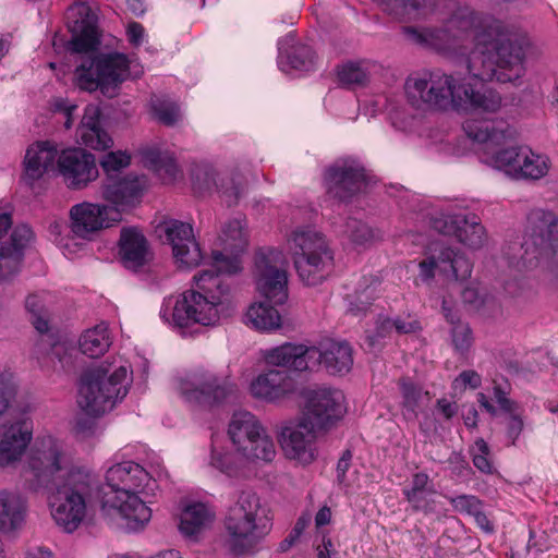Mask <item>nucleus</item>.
Listing matches in <instances>:
<instances>
[{
  "label": "nucleus",
  "mask_w": 558,
  "mask_h": 558,
  "mask_svg": "<svg viewBox=\"0 0 558 558\" xmlns=\"http://www.w3.org/2000/svg\"><path fill=\"white\" fill-rule=\"evenodd\" d=\"M223 529V547L231 555H253L269 534L271 519L256 493L242 490L226 513Z\"/></svg>",
  "instance_id": "obj_7"
},
{
  "label": "nucleus",
  "mask_w": 558,
  "mask_h": 558,
  "mask_svg": "<svg viewBox=\"0 0 558 558\" xmlns=\"http://www.w3.org/2000/svg\"><path fill=\"white\" fill-rule=\"evenodd\" d=\"M130 384L131 372L126 363L101 364L82 376L78 407L89 416L104 415L126 397Z\"/></svg>",
  "instance_id": "obj_8"
},
{
  "label": "nucleus",
  "mask_w": 558,
  "mask_h": 558,
  "mask_svg": "<svg viewBox=\"0 0 558 558\" xmlns=\"http://www.w3.org/2000/svg\"><path fill=\"white\" fill-rule=\"evenodd\" d=\"M395 330L393 318L379 316L376 322V333L368 336L369 343L373 345L378 339L389 336Z\"/></svg>",
  "instance_id": "obj_59"
},
{
  "label": "nucleus",
  "mask_w": 558,
  "mask_h": 558,
  "mask_svg": "<svg viewBox=\"0 0 558 558\" xmlns=\"http://www.w3.org/2000/svg\"><path fill=\"white\" fill-rule=\"evenodd\" d=\"M384 10L403 21L427 20L442 16L448 7L447 0H378Z\"/></svg>",
  "instance_id": "obj_27"
},
{
  "label": "nucleus",
  "mask_w": 558,
  "mask_h": 558,
  "mask_svg": "<svg viewBox=\"0 0 558 558\" xmlns=\"http://www.w3.org/2000/svg\"><path fill=\"white\" fill-rule=\"evenodd\" d=\"M151 107L157 119L165 125L172 126L181 118L180 108L174 102L156 99Z\"/></svg>",
  "instance_id": "obj_45"
},
{
  "label": "nucleus",
  "mask_w": 558,
  "mask_h": 558,
  "mask_svg": "<svg viewBox=\"0 0 558 558\" xmlns=\"http://www.w3.org/2000/svg\"><path fill=\"white\" fill-rule=\"evenodd\" d=\"M126 33H128L129 41L132 45L137 47L143 43L144 36H145V29L142 24H140L137 22L130 23L128 25Z\"/></svg>",
  "instance_id": "obj_62"
},
{
  "label": "nucleus",
  "mask_w": 558,
  "mask_h": 558,
  "mask_svg": "<svg viewBox=\"0 0 558 558\" xmlns=\"http://www.w3.org/2000/svg\"><path fill=\"white\" fill-rule=\"evenodd\" d=\"M28 506L19 492L0 490V533L9 535L22 530L26 522Z\"/></svg>",
  "instance_id": "obj_28"
},
{
  "label": "nucleus",
  "mask_w": 558,
  "mask_h": 558,
  "mask_svg": "<svg viewBox=\"0 0 558 558\" xmlns=\"http://www.w3.org/2000/svg\"><path fill=\"white\" fill-rule=\"evenodd\" d=\"M378 286V281L376 279H372L371 283L365 286L364 288H360L355 292V302L351 301L349 305V312L353 315H359L364 313L371 302L376 296V287Z\"/></svg>",
  "instance_id": "obj_47"
},
{
  "label": "nucleus",
  "mask_w": 558,
  "mask_h": 558,
  "mask_svg": "<svg viewBox=\"0 0 558 558\" xmlns=\"http://www.w3.org/2000/svg\"><path fill=\"white\" fill-rule=\"evenodd\" d=\"M218 183L219 189L217 190L222 193L227 205L232 206L236 204L241 194L240 186L230 178H220Z\"/></svg>",
  "instance_id": "obj_55"
},
{
  "label": "nucleus",
  "mask_w": 558,
  "mask_h": 558,
  "mask_svg": "<svg viewBox=\"0 0 558 558\" xmlns=\"http://www.w3.org/2000/svg\"><path fill=\"white\" fill-rule=\"evenodd\" d=\"M365 169L354 158H339L324 174L327 192L341 202L351 199L365 185Z\"/></svg>",
  "instance_id": "obj_17"
},
{
  "label": "nucleus",
  "mask_w": 558,
  "mask_h": 558,
  "mask_svg": "<svg viewBox=\"0 0 558 558\" xmlns=\"http://www.w3.org/2000/svg\"><path fill=\"white\" fill-rule=\"evenodd\" d=\"M142 157L145 166L156 172L165 183H172L181 177V170L171 153L146 148L142 151Z\"/></svg>",
  "instance_id": "obj_37"
},
{
  "label": "nucleus",
  "mask_w": 558,
  "mask_h": 558,
  "mask_svg": "<svg viewBox=\"0 0 558 558\" xmlns=\"http://www.w3.org/2000/svg\"><path fill=\"white\" fill-rule=\"evenodd\" d=\"M59 154L51 143L41 142L31 146L26 150L24 166L25 179L33 183L40 179L46 172L56 171Z\"/></svg>",
  "instance_id": "obj_31"
},
{
  "label": "nucleus",
  "mask_w": 558,
  "mask_h": 558,
  "mask_svg": "<svg viewBox=\"0 0 558 558\" xmlns=\"http://www.w3.org/2000/svg\"><path fill=\"white\" fill-rule=\"evenodd\" d=\"M322 434L318 428L298 416L280 424L278 441L286 458L308 465L318 456L316 441Z\"/></svg>",
  "instance_id": "obj_16"
},
{
  "label": "nucleus",
  "mask_w": 558,
  "mask_h": 558,
  "mask_svg": "<svg viewBox=\"0 0 558 558\" xmlns=\"http://www.w3.org/2000/svg\"><path fill=\"white\" fill-rule=\"evenodd\" d=\"M312 369L322 365L329 374L343 375L353 365V352L347 341L328 339L319 347H311Z\"/></svg>",
  "instance_id": "obj_26"
},
{
  "label": "nucleus",
  "mask_w": 558,
  "mask_h": 558,
  "mask_svg": "<svg viewBox=\"0 0 558 558\" xmlns=\"http://www.w3.org/2000/svg\"><path fill=\"white\" fill-rule=\"evenodd\" d=\"M129 75V60L118 52L85 58L75 70L78 88L89 93L100 89L109 97L114 96V89Z\"/></svg>",
  "instance_id": "obj_10"
},
{
  "label": "nucleus",
  "mask_w": 558,
  "mask_h": 558,
  "mask_svg": "<svg viewBox=\"0 0 558 558\" xmlns=\"http://www.w3.org/2000/svg\"><path fill=\"white\" fill-rule=\"evenodd\" d=\"M454 386L458 387L459 385L463 388L471 387L472 389H476L482 384V378L478 373L475 371L469 369L463 371L453 381Z\"/></svg>",
  "instance_id": "obj_60"
},
{
  "label": "nucleus",
  "mask_w": 558,
  "mask_h": 558,
  "mask_svg": "<svg viewBox=\"0 0 558 558\" xmlns=\"http://www.w3.org/2000/svg\"><path fill=\"white\" fill-rule=\"evenodd\" d=\"M284 255L275 248L259 251L255 257V280L258 292L275 305L288 300V276Z\"/></svg>",
  "instance_id": "obj_15"
},
{
  "label": "nucleus",
  "mask_w": 558,
  "mask_h": 558,
  "mask_svg": "<svg viewBox=\"0 0 558 558\" xmlns=\"http://www.w3.org/2000/svg\"><path fill=\"white\" fill-rule=\"evenodd\" d=\"M461 296L464 303L470 304L474 308H478L482 304L477 290L473 287H466L462 290Z\"/></svg>",
  "instance_id": "obj_64"
},
{
  "label": "nucleus",
  "mask_w": 558,
  "mask_h": 558,
  "mask_svg": "<svg viewBox=\"0 0 558 558\" xmlns=\"http://www.w3.org/2000/svg\"><path fill=\"white\" fill-rule=\"evenodd\" d=\"M147 189L148 181L145 175L130 173L107 177L101 186V197L107 202L111 220L119 222L123 214L138 207Z\"/></svg>",
  "instance_id": "obj_13"
},
{
  "label": "nucleus",
  "mask_w": 558,
  "mask_h": 558,
  "mask_svg": "<svg viewBox=\"0 0 558 558\" xmlns=\"http://www.w3.org/2000/svg\"><path fill=\"white\" fill-rule=\"evenodd\" d=\"M296 391V381L287 371L268 369L260 373L250 384L251 395L258 400L277 402Z\"/></svg>",
  "instance_id": "obj_25"
},
{
  "label": "nucleus",
  "mask_w": 558,
  "mask_h": 558,
  "mask_svg": "<svg viewBox=\"0 0 558 558\" xmlns=\"http://www.w3.org/2000/svg\"><path fill=\"white\" fill-rule=\"evenodd\" d=\"M221 250H214L213 267L194 276L197 290H186L177 296L165 299L161 319L174 327L185 328L194 324L216 326L231 317L236 310L230 286L221 274H236L242 269L241 254L247 247L245 219L234 218L222 228L219 236Z\"/></svg>",
  "instance_id": "obj_2"
},
{
  "label": "nucleus",
  "mask_w": 558,
  "mask_h": 558,
  "mask_svg": "<svg viewBox=\"0 0 558 558\" xmlns=\"http://www.w3.org/2000/svg\"><path fill=\"white\" fill-rule=\"evenodd\" d=\"M57 171L72 190H82L98 177L94 155L82 148L62 150L57 160Z\"/></svg>",
  "instance_id": "obj_20"
},
{
  "label": "nucleus",
  "mask_w": 558,
  "mask_h": 558,
  "mask_svg": "<svg viewBox=\"0 0 558 558\" xmlns=\"http://www.w3.org/2000/svg\"><path fill=\"white\" fill-rule=\"evenodd\" d=\"M166 477L167 470L159 460L151 462L149 470L132 460L113 463L105 474L110 492L102 497V511L119 518L129 531L143 529L151 518V510L140 495H154L157 482Z\"/></svg>",
  "instance_id": "obj_4"
},
{
  "label": "nucleus",
  "mask_w": 558,
  "mask_h": 558,
  "mask_svg": "<svg viewBox=\"0 0 558 558\" xmlns=\"http://www.w3.org/2000/svg\"><path fill=\"white\" fill-rule=\"evenodd\" d=\"M420 276L423 280H430L435 271L457 281H464L471 277L473 265L462 253L445 247L437 255L423 259L420 264Z\"/></svg>",
  "instance_id": "obj_22"
},
{
  "label": "nucleus",
  "mask_w": 558,
  "mask_h": 558,
  "mask_svg": "<svg viewBox=\"0 0 558 558\" xmlns=\"http://www.w3.org/2000/svg\"><path fill=\"white\" fill-rule=\"evenodd\" d=\"M269 301L253 303L246 312V324L256 330L275 331L281 327V316Z\"/></svg>",
  "instance_id": "obj_41"
},
{
  "label": "nucleus",
  "mask_w": 558,
  "mask_h": 558,
  "mask_svg": "<svg viewBox=\"0 0 558 558\" xmlns=\"http://www.w3.org/2000/svg\"><path fill=\"white\" fill-rule=\"evenodd\" d=\"M160 228L171 245L174 262L180 268H194L201 264L203 253L190 223L170 219Z\"/></svg>",
  "instance_id": "obj_19"
},
{
  "label": "nucleus",
  "mask_w": 558,
  "mask_h": 558,
  "mask_svg": "<svg viewBox=\"0 0 558 558\" xmlns=\"http://www.w3.org/2000/svg\"><path fill=\"white\" fill-rule=\"evenodd\" d=\"M352 453L350 450H345L337 463V478L339 483H343L347 471L351 465Z\"/></svg>",
  "instance_id": "obj_63"
},
{
  "label": "nucleus",
  "mask_w": 558,
  "mask_h": 558,
  "mask_svg": "<svg viewBox=\"0 0 558 558\" xmlns=\"http://www.w3.org/2000/svg\"><path fill=\"white\" fill-rule=\"evenodd\" d=\"M345 413L344 395L331 387H317L304 392L300 417L326 433Z\"/></svg>",
  "instance_id": "obj_14"
},
{
  "label": "nucleus",
  "mask_w": 558,
  "mask_h": 558,
  "mask_svg": "<svg viewBox=\"0 0 558 558\" xmlns=\"http://www.w3.org/2000/svg\"><path fill=\"white\" fill-rule=\"evenodd\" d=\"M293 41V36L289 34L278 41V65L281 71L290 70L308 71L314 64L315 53L311 47L306 45H296L291 52H284L287 44Z\"/></svg>",
  "instance_id": "obj_36"
},
{
  "label": "nucleus",
  "mask_w": 558,
  "mask_h": 558,
  "mask_svg": "<svg viewBox=\"0 0 558 558\" xmlns=\"http://www.w3.org/2000/svg\"><path fill=\"white\" fill-rule=\"evenodd\" d=\"M442 313L446 320L450 324L449 333L453 350L460 355H465L474 343L472 328L469 323L461 320L458 313L447 306L446 301L442 302Z\"/></svg>",
  "instance_id": "obj_38"
},
{
  "label": "nucleus",
  "mask_w": 558,
  "mask_h": 558,
  "mask_svg": "<svg viewBox=\"0 0 558 558\" xmlns=\"http://www.w3.org/2000/svg\"><path fill=\"white\" fill-rule=\"evenodd\" d=\"M310 349L303 344L287 342L265 351L264 359L268 365L289 367L294 371L312 369Z\"/></svg>",
  "instance_id": "obj_32"
},
{
  "label": "nucleus",
  "mask_w": 558,
  "mask_h": 558,
  "mask_svg": "<svg viewBox=\"0 0 558 558\" xmlns=\"http://www.w3.org/2000/svg\"><path fill=\"white\" fill-rule=\"evenodd\" d=\"M119 255L124 267L134 271L144 267L151 259L147 240L134 228L121 230Z\"/></svg>",
  "instance_id": "obj_29"
},
{
  "label": "nucleus",
  "mask_w": 558,
  "mask_h": 558,
  "mask_svg": "<svg viewBox=\"0 0 558 558\" xmlns=\"http://www.w3.org/2000/svg\"><path fill=\"white\" fill-rule=\"evenodd\" d=\"M68 26L72 33L69 49L73 52L93 51L99 45L95 15L85 4H75L68 11Z\"/></svg>",
  "instance_id": "obj_23"
},
{
  "label": "nucleus",
  "mask_w": 558,
  "mask_h": 558,
  "mask_svg": "<svg viewBox=\"0 0 558 558\" xmlns=\"http://www.w3.org/2000/svg\"><path fill=\"white\" fill-rule=\"evenodd\" d=\"M399 387L402 396V413L407 420H415L429 404L430 397L408 379H401Z\"/></svg>",
  "instance_id": "obj_40"
},
{
  "label": "nucleus",
  "mask_w": 558,
  "mask_h": 558,
  "mask_svg": "<svg viewBox=\"0 0 558 558\" xmlns=\"http://www.w3.org/2000/svg\"><path fill=\"white\" fill-rule=\"evenodd\" d=\"M451 27L473 34L474 48L465 59L473 78L513 83L523 76L526 40L507 29L502 22L480 15L469 7L457 8L446 27L403 26L402 34L412 45L448 52L456 41Z\"/></svg>",
  "instance_id": "obj_1"
},
{
  "label": "nucleus",
  "mask_w": 558,
  "mask_h": 558,
  "mask_svg": "<svg viewBox=\"0 0 558 558\" xmlns=\"http://www.w3.org/2000/svg\"><path fill=\"white\" fill-rule=\"evenodd\" d=\"M130 162V154L122 150L107 153L99 161L101 168L107 173V177L116 175V172L129 167Z\"/></svg>",
  "instance_id": "obj_48"
},
{
  "label": "nucleus",
  "mask_w": 558,
  "mask_h": 558,
  "mask_svg": "<svg viewBox=\"0 0 558 558\" xmlns=\"http://www.w3.org/2000/svg\"><path fill=\"white\" fill-rule=\"evenodd\" d=\"M430 227L445 235H453L465 246L477 250L486 242L485 229L474 214L440 213L430 218Z\"/></svg>",
  "instance_id": "obj_18"
},
{
  "label": "nucleus",
  "mask_w": 558,
  "mask_h": 558,
  "mask_svg": "<svg viewBox=\"0 0 558 558\" xmlns=\"http://www.w3.org/2000/svg\"><path fill=\"white\" fill-rule=\"evenodd\" d=\"M111 343V335L106 323L85 330L78 341L81 352L93 359L105 354Z\"/></svg>",
  "instance_id": "obj_39"
},
{
  "label": "nucleus",
  "mask_w": 558,
  "mask_h": 558,
  "mask_svg": "<svg viewBox=\"0 0 558 558\" xmlns=\"http://www.w3.org/2000/svg\"><path fill=\"white\" fill-rule=\"evenodd\" d=\"M21 255L12 252L11 247H0V281L10 278L19 270Z\"/></svg>",
  "instance_id": "obj_52"
},
{
  "label": "nucleus",
  "mask_w": 558,
  "mask_h": 558,
  "mask_svg": "<svg viewBox=\"0 0 558 558\" xmlns=\"http://www.w3.org/2000/svg\"><path fill=\"white\" fill-rule=\"evenodd\" d=\"M404 89L409 102L418 109L452 107L458 111L495 113L501 106L497 92L439 71L410 76Z\"/></svg>",
  "instance_id": "obj_6"
},
{
  "label": "nucleus",
  "mask_w": 558,
  "mask_h": 558,
  "mask_svg": "<svg viewBox=\"0 0 558 558\" xmlns=\"http://www.w3.org/2000/svg\"><path fill=\"white\" fill-rule=\"evenodd\" d=\"M178 389L187 402L201 405L220 404L238 393V387L229 375L210 371H196L180 377Z\"/></svg>",
  "instance_id": "obj_12"
},
{
  "label": "nucleus",
  "mask_w": 558,
  "mask_h": 558,
  "mask_svg": "<svg viewBox=\"0 0 558 558\" xmlns=\"http://www.w3.org/2000/svg\"><path fill=\"white\" fill-rule=\"evenodd\" d=\"M288 246L298 276L305 284L317 286L327 278L333 253L323 233L311 227H298L289 235Z\"/></svg>",
  "instance_id": "obj_9"
},
{
  "label": "nucleus",
  "mask_w": 558,
  "mask_h": 558,
  "mask_svg": "<svg viewBox=\"0 0 558 558\" xmlns=\"http://www.w3.org/2000/svg\"><path fill=\"white\" fill-rule=\"evenodd\" d=\"M238 452L247 461L271 462L276 457V447L271 437L264 428L259 436L252 438Z\"/></svg>",
  "instance_id": "obj_42"
},
{
  "label": "nucleus",
  "mask_w": 558,
  "mask_h": 558,
  "mask_svg": "<svg viewBox=\"0 0 558 558\" xmlns=\"http://www.w3.org/2000/svg\"><path fill=\"white\" fill-rule=\"evenodd\" d=\"M465 135L481 146V160L515 180L535 181L544 178L550 161L546 155L527 146H509L515 130L504 121L468 119L463 122Z\"/></svg>",
  "instance_id": "obj_5"
},
{
  "label": "nucleus",
  "mask_w": 558,
  "mask_h": 558,
  "mask_svg": "<svg viewBox=\"0 0 558 558\" xmlns=\"http://www.w3.org/2000/svg\"><path fill=\"white\" fill-rule=\"evenodd\" d=\"M471 454L473 464L476 469L483 473H492L493 466L488 459L489 447L483 438H480L474 442L471 448Z\"/></svg>",
  "instance_id": "obj_51"
},
{
  "label": "nucleus",
  "mask_w": 558,
  "mask_h": 558,
  "mask_svg": "<svg viewBox=\"0 0 558 558\" xmlns=\"http://www.w3.org/2000/svg\"><path fill=\"white\" fill-rule=\"evenodd\" d=\"M107 205L83 202L70 209V229L74 236L92 240L104 228H109L117 221L111 220Z\"/></svg>",
  "instance_id": "obj_21"
},
{
  "label": "nucleus",
  "mask_w": 558,
  "mask_h": 558,
  "mask_svg": "<svg viewBox=\"0 0 558 558\" xmlns=\"http://www.w3.org/2000/svg\"><path fill=\"white\" fill-rule=\"evenodd\" d=\"M14 395V386L10 380L0 376V417L8 411Z\"/></svg>",
  "instance_id": "obj_56"
},
{
  "label": "nucleus",
  "mask_w": 558,
  "mask_h": 558,
  "mask_svg": "<svg viewBox=\"0 0 558 558\" xmlns=\"http://www.w3.org/2000/svg\"><path fill=\"white\" fill-rule=\"evenodd\" d=\"M530 231L521 244L520 260L531 267L542 259L558 260V219L551 211L533 209L529 215Z\"/></svg>",
  "instance_id": "obj_11"
},
{
  "label": "nucleus",
  "mask_w": 558,
  "mask_h": 558,
  "mask_svg": "<svg viewBox=\"0 0 558 558\" xmlns=\"http://www.w3.org/2000/svg\"><path fill=\"white\" fill-rule=\"evenodd\" d=\"M33 422L20 418L3 426L0 438V468L15 465L24 456L33 439Z\"/></svg>",
  "instance_id": "obj_24"
},
{
  "label": "nucleus",
  "mask_w": 558,
  "mask_h": 558,
  "mask_svg": "<svg viewBox=\"0 0 558 558\" xmlns=\"http://www.w3.org/2000/svg\"><path fill=\"white\" fill-rule=\"evenodd\" d=\"M494 398L496 402L499 404L500 409L507 413L515 412L517 404L512 400L507 397V392L500 387H494Z\"/></svg>",
  "instance_id": "obj_61"
},
{
  "label": "nucleus",
  "mask_w": 558,
  "mask_h": 558,
  "mask_svg": "<svg viewBox=\"0 0 558 558\" xmlns=\"http://www.w3.org/2000/svg\"><path fill=\"white\" fill-rule=\"evenodd\" d=\"M220 175L210 166H204L198 168L193 173L194 185L199 191H210L211 189H219Z\"/></svg>",
  "instance_id": "obj_49"
},
{
  "label": "nucleus",
  "mask_w": 558,
  "mask_h": 558,
  "mask_svg": "<svg viewBox=\"0 0 558 558\" xmlns=\"http://www.w3.org/2000/svg\"><path fill=\"white\" fill-rule=\"evenodd\" d=\"M393 326L398 333H412L421 329L420 322L410 314L395 317Z\"/></svg>",
  "instance_id": "obj_57"
},
{
  "label": "nucleus",
  "mask_w": 558,
  "mask_h": 558,
  "mask_svg": "<svg viewBox=\"0 0 558 558\" xmlns=\"http://www.w3.org/2000/svg\"><path fill=\"white\" fill-rule=\"evenodd\" d=\"M34 239V232L27 225L16 226L11 234L10 245L4 247H11L12 252L20 254Z\"/></svg>",
  "instance_id": "obj_53"
},
{
  "label": "nucleus",
  "mask_w": 558,
  "mask_h": 558,
  "mask_svg": "<svg viewBox=\"0 0 558 558\" xmlns=\"http://www.w3.org/2000/svg\"><path fill=\"white\" fill-rule=\"evenodd\" d=\"M342 233L356 245L367 244L374 239L373 230L356 219H349L343 226Z\"/></svg>",
  "instance_id": "obj_44"
},
{
  "label": "nucleus",
  "mask_w": 558,
  "mask_h": 558,
  "mask_svg": "<svg viewBox=\"0 0 558 558\" xmlns=\"http://www.w3.org/2000/svg\"><path fill=\"white\" fill-rule=\"evenodd\" d=\"M453 509L461 513L473 515L480 508H482L481 500L473 495H460L457 497L447 496Z\"/></svg>",
  "instance_id": "obj_54"
},
{
  "label": "nucleus",
  "mask_w": 558,
  "mask_h": 558,
  "mask_svg": "<svg viewBox=\"0 0 558 558\" xmlns=\"http://www.w3.org/2000/svg\"><path fill=\"white\" fill-rule=\"evenodd\" d=\"M264 428L254 414L248 411H238L233 413L229 422L228 436L238 451L252 438L259 436Z\"/></svg>",
  "instance_id": "obj_35"
},
{
  "label": "nucleus",
  "mask_w": 558,
  "mask_h": 558,
  "mask_svg": "<svg viewBox=\"0 0 558 558\" xmlns=\"http://www.w3.org/2000/svg\"><path fill=\"white\" fill-rule=\"evenodd\" d=\"M24 477L29 489L49 493L48 507L59 527L66 533L78 529L98 481L89 469L73 464L59 439L48 435L35 440L27 453Z\"/></svg>",
  "instance_id": "obj_3"
},
{
  "label": "nucleus",
  "mask_w": 558,
  "mask_h": 558,
  "mask_svg": "<svg viewBox=\"0 0 558 558\" xmlns=\"http://www.w3.org/2000/svg\"><path fill=\"white\" fill-rule=\"evenodd\" d=\"M524 427V422L515 412L509 413L507 420V437L511 440V445H515L519 436Z\"/></svg>",
  "instance_id": "obj_58"
},
{
  "label": "nucleus",
  "mask_w": 558,
  "mask_h": 558,
  "mask_svg": "<svg viewBox=\"0 0 558 558\" xmlns=\"http://www.w3.org/2000/svg\"><path fill=\"white\" fill-rule=\"evenodd\" d=\"M216 513L213 508L203 502L186 505L180 515L179 529L187 538H196L205 530L209 529Z\"/></svg>",
  "instance_id": "obj_33"
},
{
  "label": "nucleus",
  "mask_w": 558,
  "mask_h": 558,
  "mask_svg": "<svg viewBox=\"0 0 558 558\" xmlns=\"http://www.w3.org/2000/svg\"><path fill=\"white\" fill-rule=\"evenodd\" d=\"M26 308L32 315V322L36 330L45 333L49 330V312L41 296L29 295L26 299Z\"/></svg>",
  "instance_id": "obj_43"
},
{
  "label": "nucleus",
  "mask_w": 558,
  "mask_h": 558,
  "mask_svg": "<svg viewBox=\"0 0 558 558\" xmlns=\"http://www.w3.org/2000/svg\"><path fill=\"white\" fill-rule=\"evenodd\" d=\"M210 464L230 477L238 475L240 470L235 456L232 452L218 451L215 448L211 450Z\"/></svg>",
  "instance_id": "obj_46"
},
{
  "label": "nucleus",
  "mask_w": 558,
  "mask_h": 558,
  "mask_svg": "<svg viewBox=\"0 0 558 558\" xmlns=\"http://www.w3.org/2000/svg\"><path fill=\"white\" fill-rule=\"evenodd\" d=\"M100 110L97 106L88 105L76 130L77 142L96 150H105L113 144L110 135L100 126Z\"/></svg>",
  "instance_id": "obj_30"
},
{
  "label": "nucleus",
  "mask_w": 558,
  "mask_h": 558,
  "mask_svg": "<svg viewBox=\"0 0 558 558\" xmlns=\"http://www.w3.org/2000/svg\"><path fill=\"white\" fill-rule=\"evenodd\" d=\"M434 485L429 476L424 472L413 474L409 486L403 488V495L412 508L425 513L435 512L436 506L433 496Z\"/></svg>",
  "instance_id": "obj_34"
},
{
  "label": "nucleus",
  "mask_w": 558,
  "mask_h": 558,
  "mask_svg": "<svg viewBox=\"0 0 558 558\" xmlns=\"http://www.w3.org/2000/svg\"><path fill=\"white\" fill-rule=\"evenodd\" d=\"M339 81L345 85H363L367 81L366 71L357 63H347L338 72Z\"/></svg>",
  "instance_id": "obj_50"
}]
</instances>
